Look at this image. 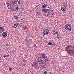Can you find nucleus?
Segmentation results:
<instances>
[{
    "label": "nucleus",
    "instance_id": "nucleus-1",
    "mask_svg": "<svg viewBox=\"0 0 74 74\" xmlns=\"http://www.w3.org/2000/svg\"><path fill=\"white\" fill-rule=\"evenodd\" d=\"M70 48H72L73 50H74V46H72V45H67L65 49L66 50L67 52H69V50H70Z\"/></svg>",
    "mask_w": 74,
    "mask_h": 74
},
{
    "label": "nucleus",
    "instance_id": "nucleus-2",
    "mask_svg": "<svg viewBox=\"0 0 74 74\" xmlns=\"http://www.w3.org/2000/svg\"><path fill=\"white\" fill-rule=\"evenodd\" d=\"M66 26L65 27V28L66 30H69V32L71 31V25L70 24H66V25H65Z\"/></svg>",
    "mask_w": 74,
    "mask_h": 74
},
{
    "label": "nucleus",
    "instance_id": "nucleus-3",
    "mask_svg": "<svg viewBox=\"0 0 74 74\" xmlns=\"http://www.w3.org/2000/svg\"><path fill=\"white\" fill-rule=\"evenodd\" d=\"M18 0H11V3L12 5H15L18 3Z\"/></svg>",
    "mask_w": 74,
    "mask_h": 74
},
{
    "label": "nucleus",
    "instance_id": "nucleus-4",
    "mask_svg": "<svg viewBox=\"0 0 74 74\" xmlns=\"http://www.w3.org/2000/svg\"><path fill=\"white\" fill-rule=\"evenodd\" d=\"M49 33V30L48 29H46L43 32V36H45V35H48V33Z\"/></svg>",
    "mask_w": 74,
    "mask_h": 74
},
{
    "label": "nucleus",
    "instance_id": "nucleus-5",
    "mask_svg": "<svg viewBox=\"0 0 74 74\" xmlns=\"http://www.w3.org/2000/svg\"><path fill=\"white\" fill-rule=\"evenodd\" d=\"M49 10H51V9H46V11L45 12V15L48 16L49 15V14L50 13V11Z\"/></svg>",
    "mask_w": 74,
    "mask_h": 74
},
{
    "label": "nucleus",
    "instance_id": "nucleus-6",
    "mask_svg": "<svg viewBox=\"0 0 74 74\" xmlns=\"http://www.w3.org/2000/svg\"><path fill=\"white\" fill-rule=\"evenodd\" d=\"M32 66L33 67L36 68L38 66V64L37 62H35L32 64Z\"/></svg>",
    "mask_w": 74,
    "mask_h": 74
},
{
    "label": "nucleus",
    "instance_id": "nucleus-7",
    "mask_svg": "<svg viewBox=\"0 0 74 74\" xmlns=\"http://www.w3.org/2000/svg\"><path fill=\"white\" fill-rule=\"evenodd\" d=\"M2 35L3 37H5L7 36V33L5 32H4L2 33Z\"/></svg>",
    "mask_w": 74,
    "mask_h": 74
},
{
    "label": "nucleus",
    "instance_id": "nucleus-8",
    "mask_svg": "<svg viewBox=\"0 0 74 74\" xmlns=\"http://www.w3.org/2000/svg\"><path fill=\"white\" fill-rule=\"evenodd\" d=\"M69 53H71V54H74L73 56H74V50H69Z\"/></svg>",
    "mask_w": 74,
    "mask_h": 74
},
{
    "label": "nucleus",
    "instance_id": "nucleus-9",
    "mask_svg": "<svg viewBox=\"0 0 74 74\" xmlns=\"http://www.w3.org/2000/svg\"><path fill=\"white\" fill-rule=\"evenodd\" d=\"M47 58L45 57V58H42L41 59L43 61V62H47L48 60H47Z\"/></svg>",
    "mask_w": 74,
    "mask_h": 74
},
{
    "label": "nucleus",
    "instance_id": "nucleus-10",
    "mask_svg": "<svg viewBox=\"0 0 74 74\" xmlns=\"http://www.w3.org/2000/svg\"><path fill=\"white\" fill-rule=\"evenodd\" d=\"M38 63L40 64H42L43 63V62H42V60H38Z\"/></svg>",
    "mask_w": 74,
    "mask_h": 74
},
{
    "label": "nucleus",
    "instance_id": "nucleus-11",
    "mask_svg": "<svg viewBox=\"0 0 74 74\" xmlns=\"http://www.w3.org/2000/svg\"><path fill=\"white\" fill-rule=\"evenodd\" d=\"M4 29L3 27H0V32H3V31H4Z\"/></svg>",
    "mask_w": 74,
    "mask_h": 74
},
{
    "label": "nucleus",
    "instance_id": "nucleus-12",
    "mask_svg": "<svg viewBox=\"0 0 74 74\" xmlns=\"http://www.w3.org/2000/svg\"><path fill=\"white\" fill-rule=\"evenodd\" d=\"M46 56H45V54H42V56L41 58V59H43V58H46Z\"/></svg>",
    "mask_w": 74,
    "mask_h": 74
},
{
    "label": "nucleus",
    "instance_id": "nucleus-13",
    "mask_svg": "<svg viewBox=\"0 0 74 74\" xmlns=\"http://www.w3.org/2000/svg\"><path fill=\"white\" fill-rule=\"evenodd\" d=\"M53 33H54V34H58V31L56 30H53Z\"/></svg>",
    "mask_w": 74,
    "mask_h": 74
},
{
    "label": "nucleus",
    "instance_id": "nucleus-14",
    "mask_svg": "<svg viewBox=\"0 0 74 74\" xmlns=\"http://www.w3.org/2000/svg\"><path fill=\"white\" fill-rule=\"evenodd\" d=\"M18 26V23H16V24H14L13 27L14 28H16V27H17Z\"/></svg>",
    "mask_w": 74,
    "mask_h": 74
},
{
    "label": "nucleus",
    "instance_id": "nucleus-15",
    "mask_svg": "<svg viewBox=\"0 0 74 74\" xmlns=\"http://www.w3.org/2000/svg\"><path fill=\"white\" fill-rule=\"evenodd\" d=\"M61 10L62 11H65V10H66V7L65 6L62 7L61 8Z\"/></svg>",
    "mask_w": 74,
    "mask_h": 74
},
{
    "label": "nucleus",
    "instance_id": "nucleus-16",
    "mask_svg": "<svg viewBox=\"0 0 74 74\" xmlns=\"http://www.w3.org/2000/svg\"><path fill=\"white\" fill-rule=\"evenodd\" d=\"M11 5L10 3H7V6L8 7H9V8L10 9V8H11Z\"/></svg>",
    "mask_w": 74,
    "mask_h": 74
},
{
    "label": "nucleus",
    "instance_id": "nucleus-17",
    "mask_svg": "<svg viewBox=\"0 0 74 74\" xmlns=\"http://www.w3.org/2000/svg\"><path fill=\"white\" fill-rule=\"evenodd\" d=\"M61 37V36H60V34H58L57 36V37L58 39L60 38V37Z\"/></svg>",
    "mask_w": 74,
    "mask_h": 74
},
{
    "label": "nucleus",
    "instance_id": "nucleus-18",
    "mask_svg": "<svg viewBox=\"0 0 74 74\" xmlns=\"http://www.w3.org/2000/svg\"><path fill=\"white\" fill-rule=\"evenodd\" d=\"M29 41V40H28V38H26V39L25 40V43H27V42H28V41Z\"/></svg>",
    "mask_w": 74,
    "mask_h": 74
},
{
    "label": "nucleus",
    "instance_id": "nucleus-19",
    "mask_svg": "<svg viewBox=\"0 0 74 74\" xmlns=\"http://www.w3.org/2000/svg\"><path fill=\"white\" fill-rule=\"evenodd\" d=\"M63 6H64L65 7H66V6H67V3H64H64H63Z\"/></svg>",
    "mask_w": 74,
    "mask_h": 74
},
{
    "label": "nucleus",
    "instance_id": "nucleus-20",
    "mask_svg": "<svg viewBox=\"0 0 74 74\" xmlns=\"http://www.w3.org/2000/svg\"><path fill=\"white\" fill-rule=\"evenodd\" d=\"M46 7H47V5L44 4L43 6L42 7V8H46Z\"/></svg>",
    "mask_w": 74,
    "mask_h": 74
},
{
    "label": "nucleus",
    "instance_id": "nucleus-21",
    "mask_svg": "<svg viewBox=\"0 0 74 74\" xmlns=\"http://www.w3.org/2000/svg\"><path fill=\"white\" fill-rule=\"evenodd\" d=\"M36 14L38 16H39L40 15V12H37L36 13Z\"/></svg>",
    "mask_w": 74,
    "mask_h": 74
},
{
    "label": "nucleus",
    "instance_id": "nucleus-22",
    "mask_svg": "<svg viewBox=\"0 0 74 74\" xmlns=\"http://www.w3.org/2000/svg\"><path fill=\"white\" fill-rule=\"evenodd\" d=\"M9 71H12V69L11 67H10L9 69Z\"/></svg>",
    "mask_w": 74,
    "mask_h": 74
},
{
    "label": "nucleus",
    "instance_id": "nucleus-23",
    "mask_svg": "<svg viewBox=\"0 0 74 74\" xmlns=\"http://www.w3.org/2000/svg\"><path fill=\"white\" fill-rule=\"evenodd\" d=\"M52 44V42H49V43H48V45H51Z\"/></svg>",
    "mask_w": 74,
    "mask_h": 74
},
{
    "label": "nucleus",
    "instance_id": "nucleus-24",
    "mask_svg": "<svg viewBox=\"0 0 74 74\" xmlns=\"http://www.w3.org/2000/svg\"><path fill=\"white\" fill-rule=\"evenodd\" d=\"M16 10H18L19 9V7L18 6H17L16 8Z\"/></svg>",
    "mask_w": 74,
    "mask_h": 74
},
{
    "label": "nucleus",
    "instance_id": "nucleus-25",
    "mask_svg": "<svg viewBox=\"0 0 74 74\" xmlns=\"http://www.w3.org/2000/svg\"><path fill=\"white\" fill-rule=\"evenodd\" d=\"M14 18L16 19H18V17L17 16H14Z\"/></svg>",
    "mask_w": 74,
    "mask_h": 74
},
{
    "label": "nucleus",
    "instance_id": "nucleus-26",
    "mask_svg": "<svg viewBox=\"0 0 74 74\" xmlns=\"http://www.w3.org/2000/svg\"><path fill=\"white\" fill-rule=\"evenodd\" d=\"M42 69H45V65H43L42 66Z\"/></svg>",
    "mask_w": 74,
    "mask_h": 74
},
{
    "label": "nucleus",
    "instance_id": "nucleus-27",
    "mask_svg": "<svg viewBox=\"0 0 74 74\" xmlns=\"http://www.w3.org/2000/svg\"><path fill=\"white\" fill-rule=\"evenodd\" d=\"M42 11L43 12L44 11V12H45V11H46V9H42Z\"/></svg>",
    "mask_w": 74,
    "mask_h": 74
},
{
    "label": "nucleus",
    "instance_id": "nucleus-28",
    "mask_svg": "<svg viewBox=\"0 0 74 74\" xmlns=\"http://www.w3.org/2000/svg\"><path fill=\"white\" fill-rule=\"evenodd\" d=\"M44 74H48V73H47V72L45 71L44 72Z\"/></svg>",
    "mask_w": 74,
    "mask_h": 74
},
{
    "label": "nucleus",
    "instance_id": "nucleus-29",
    "mask_svg": "<svg viewBox=\"0 0 74 74\" xmlns=\"http://www.w3.org/2000/svg\"><path fill=\"white\" fill-rule=\"evenodd\" d=\"M53 16V14H51V16H50V17H52V16Z\"/></svg>",
    "mask_w": 74,
    "mask_h": 74
},
{
    "label": "nucleus",
    "instance_id": "nucleus-30",
    "mask_svg": "<svg viewBox=\"0 0 74 74\" xmlns=\"http://www.w3.org/2000/svg\"><path fill=\"white\" fill-rule=\"evenodd\" d=\"M21 4V2L20 1H19L18 2V4Z\"/></svg>",
    "mask_w": 74,
    "mask_h": 74
},
{
    "label": "nucleus",
    "instance_id": "nucleus-31",
    "mask_svg": "<svg viewBox=\"0 0 74 74\" xmlns=\"http://www.w3.org/2000/svg\"><path fill=\"white\" fill-rule=\"evenodd\" d=\"M31 44H33V43H34V42H33V41H31Z\"/></svg>",
    "mask_w": 74,
    "mask_h": 74
},
{
    "label": "nucleus",
    "instance_id": "nucleus-32",
    "mask_svg": "<svg viewBox=\"0 0 74 74\" xmlns=\"http://www.w3.org/2000/svg\"><path fill=\"white\" fill-rule=\"evenodd\" d=\"M5 57H6V56H5V55H3V58H5Z\"/></svg>",
    "mask_w": 74,
    "mask_h": 74
},
{
    "label": "nucleus",
    "instance_id": "nucleus-33",
    "mask_svg": "<svg viewBox=\"0 0 74 74\" xmlns=\"http://www.w3.org/2000/svg\"><path fill=\"white\" fill-rule=\"evenodd\" d=\"M12 11H14V9L13 8L11 9Z\"/></svg>",
    "mask_w": 74,
    "mask_h": 74
},
{
    "label": "nucleus",
    "instance_id": "nucleus-34",
    "mask_svg": "<svg viewBox=\"0 0 74 74\" xmlns=\"http://www.w3.org/2000/svg\"><path fill=\"white\" fill-rule=\"evenodd\" d=\"M6 46H8V44H6Z\"/></svg>",
    "mask_w": 74,
    "mask_h": 74
},
{
    "label": "nucleus",
    "instance_id": "nucleus-35",
    "mask_svg": "<svg viewBox=\"0 0 74 74\" xmlns=\"http://www.w3.org/2000/svg\"><path fill=\"white\" fill-rule=\"evenodd\" d=\"M47 8H49V7H47Z\"/></svg>",
    "mask_w": 74,
    "mask_h": 74
},
{
    "label": "nucleus",
    "instance_id": "nucleus-36",
    "mask_svg": "<svg viewBox=\"0 0 74 74\" xmlns=\"http://www.w3.org/2000/svg\"><path fill=\"white\" fill-rule=\"evenodd\" d=\"M9 56H9V55H7V57H9Z\"/></svg>",
    "mask_w": 74,
    "mask_h": 74
},
{
    "label": "nucleus",
    "instance_id": "nucleus-37",
    "mask_svg": "<svg viewBox=\"0 0 74 74\" xmlns=\"http://www.w3.org/2000/svg\"><path fill=\"white\" fill-rule=\"evenodd\" d=\"M23 62H25V60H23Z\"/></svg>",
    "mask_w": 74,
    "mask_h": 74
},
{
    "label": "nucleus",
    "instance_id": "nucleus-38",
    "mask_svg": "<svg viewBox=\"0 0 74 74\" xmlns=\"http://www.w3.org/2000/svg\"><path fill=\"white\" fill-rule=\"evenodd\" d=\"M51 14H50V15H49V17H50V16H51Z\"/></svg>",
    "mask_w": 74,
    "mask_h": 74
},
{
    "label": "nucleus",
    "instance_id": "nucleus-39",
    "mask_svg": "<svg viewBox=\"0 0 74 74\" xmlns=\"http://www.w3.org/2000/svg\"><path fill=\"white\" fill-rule=\"evenodd\" d=\"M32 40H30L31 41Z\"/></svg>",
    "mask_w": 74,
    "mask_h": 74
}]
</instances>
